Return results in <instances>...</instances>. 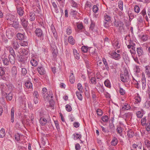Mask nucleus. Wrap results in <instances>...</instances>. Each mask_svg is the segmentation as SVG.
<instances>
[{"label": "nucleus", "instance_id": "26", "mask_svg": "<svg viewBox=\"0 0 150 150\" xmlns=\"http://www.w3.org/2000/svg\"><path fill=\"white\" fill-rule=\"evenodd\" d=\"M104 18L105 21L107 22H111V17L105 13L104 14Z\"/></svg>", "mask_w": 150, "mask_h": 150}, {"label": "nucleus", "instance_id": "7", "mask_svg": "<svg viewBox=\"0 0 150 150\" xmlns=\"http://www.w3.org/2000/svg\"><path fill=\"white\" fill-rule=\"evenodd\" d=\"M38 59L37 58L34 56H33L31 58L30 61L31 65L33 67H35L37 66L38 62Z\"/></svg>", "mask_w": 150, "mask_h": 150}, {"label": "nucleus", "instance_id": "28", "mask_svg": "<svg viewBox=\"0 0 150 150\" xmlns=\"http://www.w3.org/2000/svg\"><path fill=\"white\" fill-rule=\"evenodd\" d=\"M116 131L117 133L119 134L120 136H121L122 132V127L120 125H117V126Z\"/></svg>", "mask_w": 150, "mask_h": 150}, {"label": "nucleus", "instance_id": "62", "mask_svg": "<svg viewBox=\"0 0 150 150\" xmlns=\"http://www.w3.org/2000/svg\"><path fill=\"white\" fill-rule=\"evenodd\" d=\"M77 13V12L76 11L72 9L71 10V14L73 16L76 15Z\"/></svg>", "mask_w": 150, "mask_h": 150}, {"label": "nucleus", "instance_id": "1", "mask_svg": "<svg viewBox=\"0 0 150 150\" xmlns=\"http://www.w3.org/2000/svg\"><path fill=\"white\" fill-rule=\"evenodd\" d=\"M120 77L121 81L124 83L127 82L130 80L128 72L127 70H124L123 74H120Z\"/></svg>", "mask_w": 150, "mask_h": 150}, {"label": "nucleus", "instance_id": "12", "mask_svg": "<svg viewBox=\"0 0 150 150\" xmlns=\"http://www.w3.org/2000/svg\"><path fill=\"white\" fill-rule=\"evenodd\" d=\"M111 56L113 58L116 60H118L120 58V54L117 53L115 52L111 53Z\"/></svg>", "mask_w": 150, "mask_h": 150}, {"label": "nucleus", "instance_id": "40", "mask_svg": "<svg viewBox=\"0 0 150 150\" xmlns=\"http://www.w3.org/2000/svg\"><path fill=\"white\" fill-rule=\"evenodd\" d=\"M144 143L147 148L150 149V141L146 140L144 141Z\"/></svg>", "mask_w": 150, "mask_h": 150}, {"label": "nucleus", "instance_id": "45", "mask_svg": "<svg viewBox=\"0 0 150 150\" xmlns=\"http://www.w3.org/2000/svg\"><path fill=\"white\" fill-rule=\"evenodd\" d=\"M76 94L78 99L80 100H81L83 98L81 94L79 91H76Z\"/></svg>", "mask_w": 150, "mask_h": 150}, {"label": "nucleus", "instance_id": "9", "mask_svg": "<svg viewBox=\"0 0 150 150\" xmlns=\"http://www.w3.org/2000/svg\"><path fill=\"white\" fill-rule=\"evenodd\" d=\"M11 44L13 48L16 50L18 49L20 47L19 44L16 40L12 41Z\"/></svg>", "mask_w": 150, "mask_h": 150}, {"label": "nucleus", "instance_id": "51", "mask_svg": "<svg viewBox=\"0 0 150 150\" xmlns=\"http://www.w3.org/2000/svg\"><path fill=\"white\" fill-rule=\"evenodd\" d=\"M71 6H72V7H74V8H78V5L76 2H75L73 0H71Z\"/></svg>", "mask_w": 150, "mask_h": 150}, {"label": "nucleus", "instance_id": "21", "mask_svg": "<svg viewBox=\"0 0 150 150\" xmlns=\"http://www.w3.org/2000/svg\"><path fill=\"white\" fill-rule=\"evenodd\" d=\"M14 108L13 107L11 109V121L12 123L14 121Z\"/></svg>", "mask_w": 150, "mask_h": 150}, {"label": "nucleus", "instance_id": "18", "mask_svg": "<svg viewBox=\"0 0 150 150\" xmlns=\"http://www.w3.org/2000/svg\"><path fill=\"white\" fill-rule=\"evenodd\" d=\"M12 22L13 23L12 24H10L11 25H12V27H13L16 29H18L19 28V23L18 21H13Z\"/></svg>", "mask_w": 150, "mask_h": 150}, {"label": "nucleus", "instance_id": "31", "mask_svg": "<svg viewBox=\"0 0 150 150\" xmlns=\"http://www.w3.org/2000/svg\"><path fill=\"white\" fill-rule=\"evenodd\" d=\"M73 53L75 58L77 59H79L80 55L78 52V51L75 49H74Z\"/></svg>", "mask_w": 150, "mask_h": 150}, {"label": "nucleus", "instance_id": "33", "mask_svg": "<svg viewBox=\"0 0 150 150\" xmlns=\"http://www.w3.org/2000/svg\"><path fill=\"white\" fill-rule=\"evenodd\" d=\"M145 73L149 77L150 76V67L149 66H146L145 67Z\"/></svg>", "mask_w": 150, "mask_h": 150}, {"label": "nucleus", "instance_id": "52", "mask_svg": "<svg viewBox=\"0 0 150 150\" xmlns=\"http://www.w3.org/2000/svg\"><path fill=\"white\" fill-rule=\"evenodd\" d=\"M66 110L68 112H71L72 110L71 106L69 104H67L65 106Z\"/></svg>", "mask_w": 150, "mask_h": 150}, {"label": "nucleus", "instance_id": "55", "mask_svg": "<svg viewBox=\"0 0 150 150\" xmlns=\"http://www.w3.org/2000/svg\"><path fill=\"white\" fill-rule=\"evenodd\" d=\"M90 81L92 84H96V79L94 77H92Z\"/></svg>", "mask_w": 150, "mask_h": 150}, {"label": "nucleus", "instance_id": "11", "mask_svg": "<svg viewBox=\"0 0 150 150\" xmlns=\"http://www.w3.org/2000/svg\"><path fill=\"white\" fill-rule=\"evenodd\" d=\"M37 69L38 72L41 75H44L46 73L45 69L42 67H38Z\"/></svg>", "mask_w": 150, "mask_h": 150}, {"label": "nucleus", "instance_id": "25", "mask_svg": "<svg viewBox=\"0 0 150 150\" xmlns=\"http://www.w3.org/2000/svg\"><path fill=\"white\" fill-rule=\"evenodd\" d=\"M17 38L19 40H22L24 39V35L23 34L19 33H18L16 35Z\"/></svg>", "mask_w": 150, "mask_h": 150}, {"label": "nucleus", "instance_id": "57", "mask_svg": "<svg viewBox=\"0 0 150 150\" xmlns=\"http://www.w3.org/2000/svg\"><path fill=\"white\" fill-rule=\"evenodd\" d=\"M134 71L136 74H138L139 72L140 71V69L139 66H136L135 68L134 69Z\"/></svg>", "mask_w": 150, "mask_h": 150}, {"label": "nucleus", "instance_id": "49", "mask_svg": "<svg viewBox=\"0 0 150 150\" xmlns=\"http://www.w3.org/2000/svg\"><path fill=\"white\" fill-rule=\"evenodd\" d=\"M5 74V70L3 67H0V76H2Z\"/></svg>", "mask_w": 150, "mask_h": 150}, {"label": "nucleus", "instance_id": "53", "mask_svg": "<svg viewBox=\"0 0 150 150\" xmlns=\"http://www.w3.org/2000/svg\"><path fill=\"white\" fill-rule=\"evenodd\" d=\"M118 142V141L117 139H113L111 141V144L113 146L116 145Z\"/></svg>", "mask_w": 150, "mask_h": 150}, {"label": "nucleus", "instance_id": "47", "mask_svg": "<svg viewBox=\"0 0 150 150\" xmlns=\"http://www.w3.org/2000/svg\"><path fill=\"white\" fill-rule=\"evenodd\" d=\"M73 136L74 137V139H75V138H76V139H80L81 137V134H73Z\"/></svg>", "mask_w": 150, "mask_h": 150}, {"label": "nucleus", "instance_id": "32", "mask_svg": "<svg viewBox=\"0 0 150 150\" xmlns=\"http://www.w3.org/2000/svg\"><path fill=\"white\" fill-rule=\"evenodd\" d=\"M127 135L129 138H132L134 136V132L132 130H129L127 131Z\"/></svg>", "mask_w": 150, "mask_h": 150}, {"label": "nucleus", "instance_id": "58", "mask_svg": "<svg viewBox=\"0 0 150 150\" xmlns=\"http://www.w3.org/2000/svg\"><path fill=\"white\" fill-rule=\"evenodd\" d=\"M93 10L94 13H97L98 10V8L97 6L96 5H94L93 6Z\"/></svg>", "mask_w": 150, "mask_h": 150}, {"label": "nucleus", "instance_id": "23", "mask_svg": "<svg viewBox=\"0 0 150 150\" xmlns=\"http://www.w3.org/2000/svg\"><path fill=\"white\" fill-rule=\"evenodd\" d=\"M20 44L22 46H28V43L27 41L25 39H24L22 40H21Z\"/></svg>", "mask_w": 150, "mask_h": 150}, {"label": "nucleus", "instance_id": "48", "mask_svg": "<svg viewBox=\"0 0 150 150\" xmlns=\"http://www.w3.org/2000/svg\"><path fill=\"white\" fill-rule=\"evenodd\" d=\"M123 1H120L118 2V7L121 10V11H122L123 10Z\"/></svg>", "mask_w": 150, "mask_h": 150}, {"label": "nucleus", "instance_id": "24", "mask_svg": "<svg viewBox=\"0 0 150 150\" xmlns=\"http://www.w3.org/2000/svg\"><path fill=\"white\" fill-rule=\"evenodd\" d=\"M23 4L21 1L15 2V6L16 9L21 7H23Z\"/></svg>", "mask_w": 150, "mask_h": 150}, {"label": "nucleus", "instance_id": "4", "mask_svg": "<svg viewBox=\"0 0 150 150\" xmlns=\"http://www.w3.org/2000/svg\"><path fill=\"white\" fill-rule=\"evenodd\" d=\"M28 18L30 21H34L36 18L35 13L33 12H30L27 13V14Z\"/></svg>", "mask_w": 150, "mask_h": 150}, {"label": "nucleus", "instance_id": "38", "mask_svg": "<svg viewBox=\"0 0 150 150\" xmlns=\"http://www.w3.org/2000/svg\"><path fill=\"white\" fill-rule=\"evenodd\" d=\"M2 61L4 65L6 66L8 65L9 64V61L7 58L4 57L3 58Z\"/></svg>", "mask_w": 150, "mask_h": 150}, {"label": "nucleus", "instance_id": "5", "mask_svg": "<svg viewBox=\"0 0 150 150\" xmlns=\"http://www.w3.org/2000/svg\"><path fill=\"white\" fill-rule=\"evenodd\" d=\"M136 52L137 54V55L139 58L144 54L143 48L141 47H138L137 48Z\"/></svg>", "mask_w": 150, "mask_h": 150}, {"label": "nucleus", "instance_id": "30", "mask_svg": "<svg viewBox=\"0 0 150 150\" xmlns=\"http://www.w3.org/2000/svg\"><path fill=\"white\" fill-rule=\"evenodd\" d=\"M69 42L72 45H74L75 43V40L72 36H69L68 39Z\"/></svg>", "mask_w": 150, "mask_h": 150}, {"label": "nucleus", "instance_id": "34", "mask_svg": "<svg viewBox=\"0 0 150 150\" xmlns=\"http://www.w3.org/2000/svg\"><path fill=\"white\" fill-rule=\"evenodd\" d=\"M102 60L104 64L105 65V69L108 71L109 70V68L108 65V63L106 61V59L105 58H103L102 59Z\"/></svg>", "mask_w": 150, "mask_h": 150}, {"label": "nucleus", "instance_id": "54", "mask_svg": "<svg viewBox=\"0 0 150 150\" xmlns=\"http://www.w3.org/2000/svg\"><path fill=\"white\" fill-rule=\"evenodd\" d=\"M137 116L139 118H141L143 116V114L140 111H138L136 113Z\"/></svg>", "mask_w": 150, "mask_h": 150}, {"label": "nucleus", "instance_id": "6", "mask_svg": "<svg viewBox=\"0 0 150 150\" xmlns=\"http://www.w3.org/2000/svg\"><path fill=\"white\" fill-rule=\"evenodd\" d=\"M17 73V70L16 67L13 66L11 69V75L12 77L15 79L16 77V75Z\"/></svg>", "mask_w": 150, "mask_h": 150}, {"label": "nucleus", "instance_id": "14", "mask_svg": "<svg viewBox=\"0 0 150 150\" xmlns=\"http://www.w3.org/2000/svg\"><path fill=\"white\" fill-rule=\"evenodd\" d=\"M35 34L37 36L39 37L43 36V32L40 28H37L35 31Z\"/></svg>", "mask_w": 150, "mask_h": 150}, {"label": "nucleus", "instance_id": "46", "mask_svg": "<svg viewBox=\"0 0 150 150\" xmlns=\"http://www.w3.org/2000/svg\"><path fill=\"white\" fill-rule=\"evenodd\" d=\"M17 59L19 62H23L25 61L24 57L22 55H20L19 56H18Z\"/></svg>", "mask_w": 150, "mask_h": 150}, {"label": "nucleus", "instance_id": "13", "mask_svg": "<svg viewBox=\"0 0 150 150\" xmlns=\"http://www.w3.org/2000/svg\"><path fill=\"white\" fill-rule=\"evenodd\" d=\"M112 45L116 49H119L120 48V45L118 40L113 41L112 42Z\"/></svg>", "mask_w": 150, "mask_h": 150}, {"label": "nucleus", "instance_id": "15", "mask_svg": "<svg viewBox=\"0 0 150 150\" xmlns=\"http://www.w3.org/2000/svg\"><path fill=\"white\" fill-rule=\"evenodd\" d=\"M16 57V56H13L11 55H9V61L12 64H13L15 63Z\"/></svg>", "mask_w": 150, "mask_h": 150}, {"label": "nucleus", "instance_id": "39", "mask_svg": "<svg viewBox=\"0 0 150 150\" xmlns=\"http://www.w3.org/2000/svg\"><path fill=\"white\" fill-rule=\"evenodd\" d=\"M5 135V130L4 128H2L0 130V137H4Z\"/></svg>", "mask_w": 150, "mask_h": 150}, {"label": "nucleus", "instance_id": "60", "mask_svg": "<svg viewBox=\"0 0 150 150\" xmlns=\"http://www.w3.org/2000/svg\"><path fill=\"white\" fill-rule=\"evenodd\" d=\"M77 28L79 30H81L83 29L84 27L82 23H80L77 25Z\"/></svg>", "mask_w": 150, "mask_h": 150}, {"label": "nucleus", "instance_id": "19", "mask_svg": "<svg viewBox=\"0 0 150 150\" xmlns=\"http://www.w3.org/2000/svg\"><path fill=\"white\" fill-rule=\"evenodd\" d=\"M75 78L74 76L72 71H71V73L69 76V81L71 83H74Z\"/></svg>", "mask_w": 150, "mask_h": 150}, {"label": "nucleus", "instance_id": "36", "mask_svg": "<svg viewBox=\"0 0 150 150\" xmlns=\"http://www.w3.org/2000/svg\"><path fill=\"white\" fill-rule=\"evenodd\" d=\"M122 58L125 61H127L128 59V57L126 52H124L122 54Z\"/></svg>", "mask_w": 150, "mask_h": 150}, {"label": "nucleus", "instance_id": "20", "mask_svg": "<svg viewBox=\"0 0 150 150\" xmlns=\"http://www.w3.org/2000/svg\"><path fill=\"white\" fill-rule=\"evenodd\" d=\"M114 25L116 27L120 26V25H124V24L122 22L120 21H116L115 20L114 22Z\"/></svg>", "mask_w": 150, "mask_h": 150}, {"label": "nucleus", "instance_id": "3", "mask_svg": "<svg viewBox=\"0 0 150 150\" xmlns=\"http://www.w3.org/2000/svg\"><path fill=\"white\" fill-rule=\"evenodd\" d=\"M21 24L23 28H26L28 25V22L26 19V17H21L20 18Z\"/></svg>", "mask_w": 150, "mask_h": 150}, {"label": "nucleus", "instance_id": "17", "mask_svg": "<svg viewBox=\"0 0 150 150\" xmlns=\"http://www.w3.org/2000/svg\"><path fill=\"white\" fill-rule=\"evenodd\" d=\"M25 85L27 88L32 89V83L29 80L27 81L25 83Z\"/></svg>", "mask_w": 150, "mask_h": 150}, {"label": "nucleus", "instance_id": "27", "mask_svg": "<svg viewBox=\"0 0 150 150\" xmlns=\"http://www.w3.org/2000/svg\"><path fill=\"white\" fill-rule=\"evenodd\" d=\"M141 98L139 94H137V96L135 98L134 103L135 104L139 103L141 101Z\"/></svg>", "mask_w": 150, "mask_h": 150}, {"label": "nucleus", "instance_id": "37", "mask_svg": "<svg viewBox=\"0 0 150 150\" xmlns=\"http://www.w3.org/2000/svg\"><path fill=\"white\" fill-rule=\"evenodd\" d=\"M12 94L11 92H10L8 94L6 93V98L7 100H11L12 98Z\"/></svg>", "mask_w": 150, "mask_h": 150}, {"label": "nucleus", "instance_id": "10", "mask_svg": "<svg viewBox=\"0 0 150 150\" xmlns=\"http://www.w3.org/2000/svg\"><path fill=\"white\" fill-rule=\"evenodd\" d=\"M24 8L21 7L16 9L17 14L21 17L24 14Z\"/></svg>", "mask_w": 150, "mask_h": 150}, {"label": "nucleus", "instance_id": "63", "mask_svg": "<svg viewBox=\"0 0 150 150\" xmlns=\"http://www.w3.org/2000/svg\"><path fill=\"white\" fill-rule=\"evenodd\" d=\"M21 72L23 75L24 76L27 74V70L25 68H22L21 69Z\"/></svg>", "mask_w": 150, "mask_h": 150}, {"label": "nucleus", "instance_id": "29", "mask_svg": "<svg viewBox=\"0 0 150 150\" xmlns=\"http://www.w3.org/2000/svg\"><path fill=\"white\" fill-rule=\"evenodd\" d=\"M112 121L113 120H112V122L110 123L109 124V127L110 129L111 132H114L115 130V126L113 123Z\"/></svg>", "mask_w": 150, "mask_h": 150}, {"label": "nucleus", "instance_id": "16", "mask_svg": "<svg viewBox=\"0 0 150 150\" xmlns=\"http://www.w3.org/2000/svg\"><path fill=\"white\" fill-rule=\"evenodd\" d=\"M39 122L42 126H45L47 123V120L44 117H41L40 119Z\"/></svg>", "mask_w": 150, "mask_h": 150}, {"label": "nucleus", "instance_id": "42", "mask_svg": "<svg viewBox=\"0 0 150 150\" xmlns=\"http://www.w3.org/2000/svg\"><path fill=\"white\" fill-rule=\"evenodd\" d=\"M89 48V47L85 46H82L81 47V50L82 52H83L84 53L86 52L88 50Z\"/></svg>", "mask_w": 150, "mask_h": 150}, {"label": "nucleus", "instance_id": "50", "mask_svg": "<svg viewBox=\"0 0 150 150\" xmlns=\"http://www.w3.org/2000/svg\"><path fill=\"white\" fill-rule=\"evenodd\" d=\"M108 116L105 115L102 116L101 117V119L102 121L104 122H107L108 120Z\"/></svg>", "mask_w": 150, "mask_h": 150}, {"label": "nucleus", "instance_id": "56", "mask_svg": "<svg viewBox=\"0 0 150 150\" xmlns=\"http://www.w3.org/2000/svg\"><path fill=\"white\" fill-rule=\"evenodd\" d=\"M134 10L135 12L138 13L140 11V8L137 5H135L134 7Z\"/></svg>", "mask_w": 150, "mask_h": 150}, {"label": "nucleus", "instance_id": "59", "mask_svg": "<svg viewBox=\"0 0 150 150\" xmlns=\"http://www.w3.org/2000/svg\"><path fill=\"white\" fill-rule=\"evenodd\" d=\"M104 45L105 44H108L109 43V40L108 38L107 37H105L104 40Z\"/></svg>", "mask_w": 150, "mask_h": 150}, {"label": "nucleus", "instance_id": "61", "mask_svg": "<svg viewBox=\"0 0 150 150\" xmlns=\"http://www.w3.org/2000/svg\"><path fill=\"white\" fill-rule=\"evenodd\" d=\"M77 87L78 89L79 90V91H81V92H82V90L83 89V88L82 87V85L80 83H78L77 84Z\"/></svg>", "mask_w": 150, "mask_h": 150}, {"label": "nucleus", "instance_id": "35", "mask_svg": "<svg viewBox=\"0 0 150 150\" xmlns=\"http://www.w3.org/2000/svg\"><path fill=\"white\" fill-rule=\"evenodd\" d=\"M6 86H7V89H8V90L11 91L14 88V87L12 83H9L8 84H6Z\"/></svg>", "mask_w": 150, "mask_h": 150}, {"label": "nucleus", "instance_id": "44", "mask_svg": "<svg viewBox=\"0 0 150 150\" xmlns=\"http://www.w3.org/2000/svg\"><path fill=\"white\" fill-rule=\"evenodd\" d=\"M9 52L10 54H9V55H11V56H16V55L15 54L14 50H13V48L11 47L9 49Z\"/></svg>", "mask_w": 150, "mask_h": 150}, {"label": "nucleus", "instance_id": "64", "mask_svg": "<svg viewBox=\"0 0 150 150\" xmlns=\"http://www.w3.org/2000/svg\"><path fill=\"white\" fill-rule=\"evenodd\" d=\"M96 112L97 114L99 116H101L103 113L102 110L100 109H98L97 110Z\"/></svg>", "mask_w": 150, "mask_h": 150}, {"label": "nucleus", "instance_id": "8", "mask_svg": "<svg viewBox=\"0 0 150 150\" xmlns=\"http://www.w3.org/2000/svg\"><path fill=\"white\" fill-rule=\"evenodd\" d=\"M85 61L86 67L87 68H89L91 66V63L90 61H88V56L86 55L83 58Z\"/></svg>", "mask_w": 150, "mask_h": 150}, {"label": "nucleus", "instance_id": "22", "mask_svg": "<svg viewBox=\"0 0 150 150\" xmlns=\"http://www.w3.org/2000/svg\"><path fill=\"white\" fill-rule=\"evenodd\" d=\"M131 108V106L128 103H125L124 105L122 107V110H129Z\"/></svg>", "mask_w": 150, "mask_h": 150}, {"label": "nucleus", "instance_id": "41", "mask_svg": "<svg viewBox=\"0 0 150 150\" xmlns=\"http://www.w3.org/2000/svg\"><path fill=\"white\" fill-rule=\"evenodd\" d=\"M91 23L90 27V28L92 30H93L94 29L95 26V22L91 19Z\"/></svg>", "mask_w": 150, "mask_h": 150}, {"label": "nucleus", "instance_id": "43", "mask_svg": "<svg viewBox=\"0 0 150 150\" xmlns=\"http://www.w3.org/2000/svg\"><path fill=\"white\" fill-rule=\"evenodd\" d=\"M104 84L108 88L111 87L110 83L108 80H106L105 81Z\"/></svg>", "mask_w": 150, "mask_h": 150}, {"label": "nucleus", "instance_id": "2", "mask_svg": "<svg viewBox=\"0 0 150 150\" xmlns=\"http://www.w3.org/2000/svg\"><path fill=\"white\" fill-rule=\"evenodd\" d=\"M15 18V16L10 13H7L5 19L8 23L9 24L12 23Z\"/></svg>", "mask_w": 150, "mask_h": 150}]
</instances>
